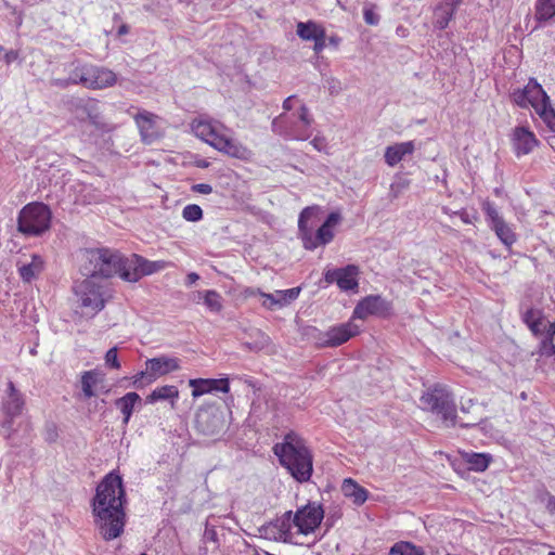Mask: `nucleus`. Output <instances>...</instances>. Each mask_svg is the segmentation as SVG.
I'll use <instances>...</instances> for the list:
<instances>
[{
  "mask_svg": "<svg viewBox=\"0 0 555 555\" xmlns=\"http://www.w3.org/2000/svg\"><path fill=\"white\" fill-rule=\"evenodd\" d=\"M125 503L126 491L121 476L113 470L100 481L91 502L94 522L104 540H114L124 532Z\"/></svg>",
  "mask_w": 555,
  "mask_h": 555,
  "instance_id": "nucleus-1",
  "label": "nucleus"
},
{
  "mask_svg": "<svg viewBox=\"0 0 555 555\" xmlns=\"http://www.w3.org/2000/svg\"><path fill=\"white\" fill-rule=\"evenodd\" d=\"M272 451L281 466L287 469L296 481L304 483L310 480L313 473V455L300 434L289 430L281 442L273 446Z\"/></svg>",
  "mask_w": 555,
  "mask_h": 555,
  "instance_id": "nucleus-2",
  "label": "nucleus"
},
{
  "mask_svg": "<svg viewBox=\"0 0 555 555\" xmlns=\"http://www.w3.org/2000/svg\"><path fill=\"white\" fill-rule=\"evenodd\" d=\"M125 268V257L109 248H90L80 254V272L86 279H108L114 275L121 278Z\"/></svg>",
  "mask_w": 555,
  "mask_h": 555,
  "instance_id": "nucleus-3",
  "label": "nucleus"
},
{
  "mask_svg": "<svg viewBox=\"0 0 555 555\" xmlns=\"http://www.w3.org/2000/svg\"><path fill=\"white\" fill-rule=\"evenodd\" d=\"M318 206H309L302 209L298 219L299 237L307 250H314L319 246L331 243L335 236L334 228L340 222L341 215L338 211L331 212L323 224L313 232V219L317 218Z\"/></svg>",
  "mask_w": 555,
  "mask_h": 555,
  "instance_id": "nucleus-4",
  "label": "nucleus"
},
{
  "mask_svg": "<svg viewBox=\"0 0 555 555\" xmlns=\"http://www.w3.org/2000/svg\"><path fill=\"white\" fill-rule=\"evenodd\" d=\"M117 75L109 68L92 64L76 66L68 79H55L54 85L66 88L69 85H81L90 90H102L115 86Z\"/></svg>",
  "mask_w": 555,
  "mask_h": 555,
  "instance_id": "nucleus-5",
  "label": "nucleus"
},
{
  "mask_svg": "<svg viewBox=\"0 0 555 555\" xmlns=\"http://www.w3.org/2000/svg\"><path fill=\"white\" fill-rule=\"evenodd\" d=\"M422 409L439 415L448 427L457 424L456 406L452 393L441 384L428 388L420 398Z\"/></svg>",
  "mask_w": 555,
  "mask_h": 555,
  "instance_id": "nucleus-6",
  "label": "nucleus"
},
{
  "mask_svg": "<svg viewBox=\"0 0 555 555\" xmlns=\"http://www.w3.org/2000/svg\"><path fill=\"white\" fill-rule=\"evenodd\" d=\"M51 220L52 212L48 205L31 202L18 212L17 231L28 237L40 236L50 229Z\"/></svg>",
  "mask_w": 555,
  "mask_h": 555,
  "instance_id": "nucleus-7",
  "label": "nucleus"
},
{
  "mask_svg": "<svg viewBox=\"0 0 555 555\" xmlns=\"http://www.w3.org/2000/svg\"><path fill=\"white\" fill-rule=\"evenodd\" d=\"M79 307L86 314L94 317L105 307V292L103 285L94 280L85 279L74 287Z\"/></svg>",
  "mask_w": 555,
  "mask_h": 555,
  "instance_id": "nucleus-8",
  "label": "nucleus"
},
{
  "mask_svg": "<svg viewBox=\"0 0 555 555\" xmlns=\"http://www.w3.org/2000/svg\"><path fill=\"white\" fill-rule=\"evenodd\" d=\"M324 518V509L319 502H308L293 513L292 520L298 535H309L321 525Z\"/></svg>",
  "mask_w": 555,
  "mask_h": 555,
  "instance_id": "nucleus-9",
  "label": "nucleus"
},
{
  "mask_svg": "<svg viewBox=\"0 0 555 555\" xmlns=\"http://www.w3.org/2000/svg\"><path fill=\"white\" fill-rule=\"evenodd\" d=\"M360 333V326L354 323L351 317L346 323H340L328 327L324 332H320L317 336V341L320 347L334 348L341 346Z\"/></svg>",
  "mask_w": 555,
  "mask_h": 555,
  "instance_id": "nucleus-10",
  "label": "nucleus"
},
{
  "mask_svg": "<svg viewBox=\"0 0 555 555\" xmlns=\"http://www.w3.org/2000/svg\"><path fill=\"white\" fill-rule=\"evenodd\" d=\"M392 314V304L379 295H369L362 298L352 311L353 320H366L369 317L387 319Z\"/></svg>",
  "mask_w": 555,
  "mask_h": 555,
  "instance_id": "nucleus-11",
  "label": "nucleus"
},
{
  "mask_svg": "<svg viewBox=\"0 0 555 555\" xmlns=\"http://www.w3.org/2000/svg\"><path fill=\"white\" fill-rule=\"evenodd\" d=\"M512 100L517 106L532 107L535 112L550 100V96L537 79L530 78L524 88L513 91Z\"/></svg>",
  "mask_w": 555,
  "mask_h": 555,
  "instance_id": "nucleus-12",
  "label": "nucleus"
},
{
  "mask_svg": "<svg viewBox=\"0 0 555 555\" xmlns=\"http://www.w3.org/2000/svg\"><path fill=\"white\" fill-rule=\"evenodd\" d=\"M167 267L164 260L151 261L139 255H133L132 260L125 258V268L121 279L127 282H138L142 276L153 274Z\"/></svg>",
  "mask_w": 555,
  "mask_h": 555,
  "instance_id": "nucleus-13",
  "label": "nucleus"
},
{
  "mask_svg": "<svg viewBox=\"0 0 555 555\" xmlns=\"http://www.w3.org/2000/svg\"><path fill=\"white\" fill-rule=\"evenodd\" d=\"M133 119L139 130L141 141L144 144L151 145L163 137V132L157 125L160 119L158 115L142 109L133 116Z\"/></svg>",
  "mask_w": 555,
  "mask_h": 555,
  "instance_id": "nucleus-14",
  "label": "nucleus"
},
{
  "mask_svg": "<svg viewBox=\"0 0 555 555\" xmlns=\"http://www.w3.org/2000/svg\"><path fill=\"white\" fill-rule=\"evenodd\" d=\"M224 131H221L212 147L228 157L242 162H251L254 157L253 151L242 142L228 135Z\"/></svg>",
  "mask_w": 555,
  "mask_h": 555,
  "instance_id": "nucleus-15",
  "label": "nucleus"
},
{
  "mask_svg": "<svg viewBox=\"0 0 555 555\" xmlns=\"http://www.w3.org/2000/svg\"><path fill=\"white\" fill-rule=\"evenodd\" d=\"M191 131L194 135L212 147L222 130H228L224 125L208 116H198L191 124Z\"/></svg>",
  "mask_w": 555,
  "mask_h": 555,
  "instance_id": "nucleus-16",
  "label": "nucleus"
},
{
  "mask_svg": "<svg viewBox=\"0 0 555 555\" xmlns=\"http://www.w3.org/2000/svg\"><path fill=\"white\" fill-rule=\"evenodd\" d=\"M359 268L354 264H348L345 268L327 270L324 273V280L328 284L336 283L341 291H353L358 288Z\"/></svg>",
  "mask_w": 555,
  "mask_h": 555,
  "instance_id": "nucleus-17",
  "label": "nucleus"
},
{
  "mask_svg": "<svg viewBox=\"0 0 555 555\" xmlns=\"http://www.w3.org/2000/svg\"><path fill=\"white\" fill-rule=\"evenodd\" d=\"M292 511L285 512L280 517L270 522V525L267 527V531H269L273 539L276 541L292 543L295 535H298L296 533L294 520H292Z\"/></svg>",
  "mask_w": 555,
  "mask_h": 555,
  "instance_id": "nucleus-18",
  "label": "nucleus"
},
{
  "mask_svg": "<svg viewBox=\"0 0 555 555\" xmlns=\"http://www.w3.org/2000/svg\"><path fill=\"white\" fill-rule=\"evenodd\" d=\"M189 386L192 388V397L198 398L212 392H230V380L228 377L223 378H193L189 380Z\"/></svg>",
  "mask_w": 555,
  "mask_h": 555,
  "instance_id": "nucleus-19",
  "label": "nucleus"
},
{
  "mask_svg": "<svg viewBox=\"0 0 555 555\" xmlns=\"http://www.w3.org/2000/svg\"><path fill=\"white\" fill-rule=\"evenodd\" d=\"M180 370V360L166 356L149 359L146 361V371L141 372L140 376L147 375L150 380L167 375L171 372Z\"/></svg>",
  "mask_w": 555,
  "mask_h": 555,
  "instance_id": "nucleus-20",
  "label": "nucleus"
},
{
  "mask_svg": "<svg viewBox=\"0 0 555 555\" xmlns=\"http://www.w3.org/2000/svg\"><path fill=\"white\" fill-rule=\"evenodd\" d=\"M512 144L517 156L531 153L539 144L535 134L527 127H516L512 135Z\"/></svg>",
  "mask_w": 555,
  "mask_h": 555,
  "instance_id": "nucleus-21",
  "label": "nucleus"
},
{
  "mask_svg": "<svg viewBox=\"0 0 555 555\" xmlns=\"http://www.w3.org/2000/svg\"><path fill=\"white\" fill-rule=\"evenodd\" d=\"M301 292V287H293L284 291H275L272 294L262 295L261 306L267 310L282 308L296 300Z\"/></svg>",
  "mask_w": 555,
  "mask_h": 555,
  "instance_id": "nucleus-22",
  "label": "nucleus"
},
{
  "mask_svg": "<svg viewBox=\"0 0 555 555\" xmlns=\"http://www.w3.org/2000/svg\"><path fill=\"white\" fill-rule=\"evenodd\" d=\"M24 408V399L20 391L15 388L12 382L8 384V397L2 402L3 413L10 417L8 421V426L11 427L12 418L20 415Z\"/></svg>",
  "mask_w": 555,
  "mask_h": 555,
  "instance_id": "nucleus-23",
  "label": "nucleus"
},
{
  "mask_svg": "<svg viewBox=\"0 0 555 555\" xmlns=\"http://www.w3.org/2000/svg\"><path fill=\"white\" fill-rule=\"evenodd\" d=\"M44 269V260L38 254H33L30 256L29 262H17V271L20 278L25 283H30L33 280L37 279Z\"/></svg>",
  "mask_w": 555,
  "mask_h": 555,
  "instance_id": "nucleus-24",
  "label": "nucleus"
},
{
  "mask_svg": "<svg viewBox=\"0 0 555 555\" xmlns=\"http://www.w3.org/2000/svg\"><path fill=\"white\" fill-rule=\"evenodd\" d=\"M74 111L81 112L83 115L81 120L87 119L93 126L101 127V109L98 100L92 98L80 99L75 103Z\"/></svg>",
  "mask_w": 555,
  "mask_h": 555,
  "instance_id": "nucleus-25",
  "label": "nucleus"
},
{
  "mask_svg": "<svg viewBox=\"0 0 555 555\" xmlns=\"http://www.w3.org/2000/svg\"><path fill=\"white\" fill-rule=\"evenodd\" d=\"M415 151L413 141H406L389 145L385 150V163L389 167H395L400 163L406 155H412Z\"/></svg>",
  "mask_w": 555,
  "mask_h": 555,
  "instance_id": "nucleus-26",
  "label": "nucleus"
},
{
  "mask_svg": "<svg viewBox=\"0 0 555 555\" xmlns=\"http://www.w3.org/2000/svg\"><path fill=\"white\" fill-rule=\"evenodd\" d=\"M341 492L356 506L363 505L369 499V491L352 478H346L341 483Z\"/></svg>",
  "mask_w": 555,
  "mask_h": 555,
  "instance_id": "nucleus-27",
  "label": "nucleus"
},
{
  "mask_svg": "<svg viewBox=\"0 0 555 555\" xmlns=\"http://www.w3.org/2000/svg\"><path fill=\"white\" fill-rule=\"evenodd\" d=\"M104 374L98 370L85 371L81 375V388L86 398L95 396L96 387L103 383Z\"/></svg>",
  "mask_w": 555,
  "mask_h": 555,
  "instance_id": "nucleus-28",
  "label": "nucleus"
},
{
  "mask_svg": "<svg viewBox=\"0 0 555 555\" xmlns=\"http://www.w3.org/2000/svg\"><path fill=\"white\" fill-rule=\"evenodd\" d=\"M141 400L137 392H128L124 397L115 401L116 406L121 411L124 415V424H128L132 415L134 405Z\"/></svg>",
  "mask_w": 555,
  "mask_h": 555,
  "instance_id": "nucleus-29",
  "label": "nucleus"
},
{
  "mask_svg": "<svg viewBox=\"0 0 555 555\" xmlns=\"http://www.w3.org/2000/svg\"><path fill=\"white\" fill-rule=\"evenodd\" d=\"M457 8L447 5L446 2L437 5L435 9V22L434 25L438 29H444L449 23L453 20Z\"/></svg>",
  "mask_w": 555,
  "mask_h": 555,
  "instance_id": "nucleus-30",
  "label": "nucleus"
},
{
  "mask_svg": "<svg viewBox=\"0 0 555 555\" xmlns=\"http://www.w3.org/2000/svg\"><path fill=\"white\" fill-rule=\"evenodd\" d=\"M498 238L506 246L512 247L514 243L517 241V235L512 229V227L503 219L500 222L495 223L491 228Z\"/></svg>",
  "mask_w": 555,
  "mask_h": 555,
  "instance_id": "nucleus-31",
  "label": "nucleus"
},
{
  "mask_svg": "<svg viewBox=\"0 0 555 555\" xmlns=\"http://www.w3.org/2000/svg\"><path fill=\"white\" fill-rule=\"evenodd\" d=\"M324 29L325 28L322 25L313 21L299 22L296 25V33L298 37L305 41H311L318 36L320 30Z\"/></svg>",
  "mask_w": 555,
  "mask_h": 555,
  "instance_id": "nucleus-32",
  "label": "nucleus"
},
{
  "mask_svg": "<svg viewBox=\"0 0 555 555\" xmlns=\"http://www.w3.org/2000/svg\"><path fill=\"white\" fill-rule=\"evenodd\" d=\"M179 397V390L175 385H165L155 388L146 398L147 402L153 403L158 400H177Z\"/></svg>",
  "mask_w": 555,
  "mask_h": 555,
  "instance_id": "nucleus-33",
  "label": "nucleus"
},
{
  "mask_svg": "<svg viewBox=\"0 0 555 555\" xmlns=\"http://www.w3.org/2000/svg\"><path fill=\"white\" fill-rule=\"evenodd\" d=\"M464 459L469 465V468L475 472H485L492 461V456L490 454L475 452L466 453Z\"/></svg>",
  "mask_w": 555,
  "mask_h": 555,
  "instance_id": "nucleus-34",
  "label": "nucleus"
},
{
  "mask_svg": "<svg viewBox=\"0 0 555 555\" xmlns=\"http://www.w3.org/2000/svg\"><path fill=\"white\" fill-rule=\"evenodd\" d=\"M388 555H426V553L412 542L399 541L390 547Z\"/></svg>",
  "mask_w": 555,
  "mask_h": 555,
  "instance_id": "nucleus-35",
  "label": "nucleus"
},
{
  "mask_svg": "<svg viewBox=\"0 0 555 555\" xmlns=\"http://www.w3.org/2000/svg\"><path fill=\"white\" fill-rule=\"evenodd\" d=\"M299 120L302 122L304 129L295 130L293 138L296 140H307L311 135L309 128L313 122V118L310 116L309 109L306 105H301L299 109Z\"/></svg>",
  "mask_w": 555,
  "mask_h": 555,
  "instance_id": "nucleus-36",
  "label": "nucleus"
},
{
  "mask_svg": "<svg viewBox=\"0 0 555 555\" xmlns=\"http://www.w3.org/2000/svg\"><path fill=\"white\" fill-rule=\"evenodd\" d=\"M204 304L211 312L219 313L223 309V300L221 295L214 291L208 289L202 293Z\"/></svg>",
  "mask_w": 555,
  "mask_h": 555,
  "instance_id": "nucleus-37",
  "label": "nucleus"
},
{
  "mask_svg": "<svg viewBox=\"0 0 555 555\" xmlns=\"http://www.w3.org/2000/svg\"><path fill=\"white\" fill-rule=\"evenodd\" d=\"M535 113L543 120L548 130L555 132V109L551 104V100L537 109Z\"/></svg>",
  "mask_w": 555,
  "mask_h": 555,
  "instance_id": "nucleus-38",
  "label": "nucleus"
},
{
  "mask_svg": "<svg viewBox=\"0 0 555 555\" xmlns=\"http://www.w3.org/2000/svg\"><path fill=\"white\" fill-rule=\"evenodd\" d=\"M537 16L542 21H547L555 16V0H538Z\"/></svg>",
  "mask_w": 555,
  "mask_h": 555,
  "instance_id": "nucleus-39",
  "label": "nucleus"
},
{
  "mask_svg": "<svg viewBox=\"0 0 555 555\" xmlns=\"http://www.w3.org/2000/svg\"><path fill=\"white\" fill-rule=\"evenodd\" d=\"M464 417H457V424L461 427H472L482 423L487 417L483 410L474 412L472 414H464Z\"/></svg>",
  "mask_w": 555,
  "mask_h": 555,
  "instance_id": "nucleus-40",
  "label": "nucleus"
},
{
  "mask_svg": "<svg viewBox=\"0 0 555 555\" xmlns=\"http://www.w3.org/2000/svg\"><path fill=\"white\" fill-rule=\"evenodd\" d=\"M481 208L483 212L487 216V219L489 221L490 228H492L493 224L500 222L504 218L500 215L499 210L496 209L495 205L490 201H485L481 205Z\"/></svg>",
  "mask_w": 555,
  "mask_h": 555,
  "instance_id": "nucleus-41",
  "label": "nucleus"
},
{
  "mask_svg": "<svg viewBox=\"0 0 555 555\" xmlns=\"http://www.w3.org/2000/svg\"><path fill=\"white\" fill-rule=\"evenodd\" d=\"M182 217L186 221L196 222L203 218V210L196 204H189L183 208Z\"/></svg>",
  "mask_w": 555,
  "mask_h": 555,
  "instance_id": "nucleus-42",
  "label": "nucleus"
},
{
  "mask_svg": "<svg viewBox=\"0 0 555 555\" xmlns=\"http://www.w3.org/2000/svg\"><path fill=\"white\" fill-rule=\"evenodd\" d=\"M538 354L541 357H551L555 354V343L553 338H543L538 348Z\"/></svg>",
  "mask_w": 555,
  "mask_h": 555,
  "instance_id": "nucleus-43",
  "label": "nucleus"
},
{
  "mask_svg": "<svg viewBox=\"0 0 555 555\" xmlns=\"http://www.w3.org/2000/svg\"><path fill=\"white\" fill-rule=\"evenodd\" d=\"M105 364L115 370L120 369V362L117 357V348L116 347H113L106 351Z\"/></svg>",
  "mask_w": 555,
  "mask_h": 555,
  "instance_id": "nucleus-44",
  "label": "nucleus"
},
{
  "mask_svg": "<svg viewBox=\"0 0 555 555\" xmlns=\"http://www.w3.org/2000/svg\"><path fill=\"white\" fill-rule=\"evenodd\" d=\"M483 410L479 403L474 401L473 399H468L466 401L461 402V412L463 414H472L477 411Z\"/></svg>",
  "mask_w": 555,
  "mask_h": 555,
  "instance_id": "nucleus-45",
  "label": "nucleus"
},
{
  "mask_svg": "<svg viewBox=\"0 0 555 555\" xmlns=\"http://www.w3.org/2000/svg\"><path fill=\"white\" fill-rule=\"evenodd\" d=\"M522 320L528 326L534 322L542 321V313L539 310L530 308L525 312Z\"/></svg>",
  "mask_w": 555,
  "mask_h": 555,
  "instance_id": "nucleus-46",
  "label": "nucleus"
},
{
  "mask_svg": "<svg viewBox=\"0 0 555 555\" xmlns=\"http://www.w3.org/2000/svg\"><path fill=\"white\" fill-rule=\"evenodd\" d=\"M325 38H326V33H325V29L324 30H320V33L318 34V36L312 39L311 41L314 42L313 44V51L315 53H320L322 52L324 49H325Z\"/></svg>",
  "mask_w": 555,
  "mask_h": 555,
  "instance_id": "nucleus-47",
  "label": "nucleus"
},
{
  "mask_svg": "<svg viewBox=\"0 0 555 555\" xmlns=\"http://www.w3.org/2000/svg\"><path fill=\"white\" fill-rule=\"evenodd\" d=\"M363 17H364L365 23L369 25H377L379 22L378 15L375 14L373 9H370V8L364 9Z\"/></svg>",
  "mask_w": 555,
  "mask_h": 555,
  "instance_id": "nucleus-48",
  "label": "nucleus"
},
{
  "mask_svg": "<svg viewBox=\"0 0 555 555\" xmlns=\"http://www.w3.org/2000/svg\"><path fill=\"white\" fill-rule=\"evenodd\" d=\"M262 295H266V293L262 292L260 288H254V287H245L241 292V296L244 299H248V298H251V297H255V296H259L262 299Z\"/></svg>",
  "mask_w": 555,
  "mask_h": 555,
  "instance_id": "nucleus-49",
  "label": "nucleus"
},
{
  "mask_svg": "<svg viewBox=\"0 0 555 555\" xmlns=\"http://www.w3.org/2000/svg\"><path fill=\"white\" fill-rule=\"evenodd\" d=\"M192 191L199 194H210L212 192V186L208 183H197L192 185Z\"/></svg>",
  "mask_w": 555,
  "mask_h": 555,
  "instance_id": "nucleus-50",
  "label": "nucleus"
},
{
  "mask_svg": "<svg viewBox=\"0 0 555 555\" xmlns=\"http://www.w3.org/2000/svg\"><path fill=\"white\" fill-rule=\"evenodd\" d=\"M310 144L319 152L323 151L326 149L327 146V143H326V140L325 138L323 137H315L311 142Z\"/></svg>",
  "mask_w": 555,
  "mask_h": 555,
  "instance_id": "nucleus-51",
  "label": "nucleus"
},
{
  "mask_svg": "<svg viewBox=\"0 0 555 555\" xmlns=\"http://www.w3.org/2000/svg\"><path fill=\"white\" fill-rule=\"evenodd\" d=\"M20 57L17 50H10L4 52V61L9 65Z\"/></svg>",
  "mask_w": 555,
  "mask_h": 555,
  "instance_id": "nucleus-52",
  "label": "nucleus"
},
{
  "mask_svg": "<svg viewBox=\"0 0 555 555\" xmlns=\"http://www.w3.org/2000/svg\"><path fill=\"white\" fill-rule=\"evenodd\" d=\"M541 325H542V321H538L532 324H529L528 327L534 336H539L542 334Z\"/></svg>",
  "mask_w": 555,
  "mask_h": 555,
  "instance_id": "nucleus-53",
  "label": "nucleus"
},
{
  "mask_svg": "<svg viewBox=\"0 0 555 555\" xmlns=\"http://www.w3.org/2000/svg\"><path fill=\"white\" fill-rule=\"evenodd\" d=\"M546 511L550 515H555V496L548 495L547 502H546Z\"/></svg>",
  "mask_w": 555,
  "mask_h": 555,
  "instance_id": "nucleus-54",
  "label": "nucleus"
},
{
  "mask_svg": "<svg viewBox=\"0 0 555 555\" xmlns=\"http://www.w3.org/2000/svg\"><path fill=\"white\" fill-rule=\"evenodd\" d=\"M199 280V275L196 272H191L186 275V285H193Z\"/></svg>",
  "mask_w": 555,
  "mask_h": 555,
  "instance_id": "nucleus-55",
  "label": "nucleus"
},
{
  "mask_svg": "<svg viewBox=\"0 0 555 555\" xmlns=\"http://www.w3.org/2000/svg\"><path fill=\"white\" fill-rule=\"evenodd\" d=\"M555 337V322H551L546 330V337L545 338H553Z\"/></svg>",
  "mask_w": 555,
  "mask_h": 555,
  "instance_id": "nucleus-56",
  "label": "nucleus"
},
{
  "mask_svg": "<svg viewBox=\"0 0 555 555\" xmlns=\"http://www.w3.org/2000/svg\"><path fill=\"white\" fill-rule=\"evenodd\" d=\"M294 96H288L284 102H283V108L285 111H291L293 108V105H292V101H293Z\"/></svg>",
  "mask_w": 555,
  "mask_h": 555,
  "instance_id": "nucleus-57",
  "label": "nucleus"
},
{
  "mask_svg": "<svg viewBox=\"0 0 555 555\" xmlns=\"http://www.w3.org/2000/svg\"><path fill=\"white\" fill-rule=\"evenodd\" d=\"M446 2L447 5H450V7H455L457 8L463 0H443Z\"/></svg>",
  "mask_w": 555,
  "mask_h": 555,
  "instance_id": "nucleus-58",
  "label": "nucleus"
},
{
  "mask_svg": "<svg viewBox=\"0 0 555 555\" xmlns=\"http://www.w3.org/2000/svg\"><path fill=\"white\" fill-rule=\"evenodd\" d=\"M117 33H118V35H119V36H122V35L128 34V33H129V27H128V25L122 24V25L118 28V31H117Z\"/></svg>",
  "mask_w": 555,
  "mask_h": 555,
  "instance_id": "nucleus-59",
  "label": "nucleus"
},
{
  "mask_svg": "<svg viewBox=\"0 0 555 555\" xmlns=\"http://www.w3.org/2000/svg\"><path fill=\"white\" fill-rule=\"evenodd\" d=\"M460 217H461V220L466 223V224H469L472 223V220L469 219L468 215L466 212H461L460 214Z\"/></svg>",
  "mask_w": 555,
  "mask_h": 555,
  "instance_id": "nucleus-60",
  "label": "nucleus"
},
{
  "mask_svg": "<svg viewBox=\"0 0 555 555\" xmlns=\"http://www.w3.org/2000/svg\"><path fill=\"white\" fill-rule=\"evenodd\" d=\"M208 165H209V164H208V162H206V160L199 162V163L197 164V166H198V167H201V168H206V167H208Z\"/></svg>",
  "mask_w": 555,
  "mask_h": 555,
  "instance_id": "nucleus-61",
  "label": "nucleus"
},
{
  "mask_svg": "<svg viewBox=\"0 0 555 555\" xmlns=\"http://www.w3.org/2000/svg\"><path fill=\"white\" fill-rule=\"evenodd\" d=\"M5 52L4 48L0 44V53Z\"/></svg>",
  "mask_w": 555,
  "mask_h": 555,
  "instance_id": "nucleus-62",
  "label": "nucleus"
},
{
  "mask_svg": "<svg viewBox=\"0 0 555 555\" xmlns=\"http://www.w3.org/2000/svg\"><path fill=\"white\" fill-rule=\"evenodd\" d=\"M547 555H555V552H550Z\"/></svg>",
  "mask_w": 555,
  "mask_h": 555,
  "instance_id": "nucleus-63",
  "label": "nucleus"
},
{
  "mask_svg": "<svg viewBox=\"0 0 555 555\" xmlns=\"http://www.w3.org/2000/svg\"><path fill=\"white\" fill-rule=\"evenodd\" d=\"M140 555H146V554H145V553H142V554H140Z\"/></svg>",
  "mask_w": 555,
  "mask_h": 555,
  "instance_id": "nucleus-64",
  "label": "nucleus"
}]
</instances>
